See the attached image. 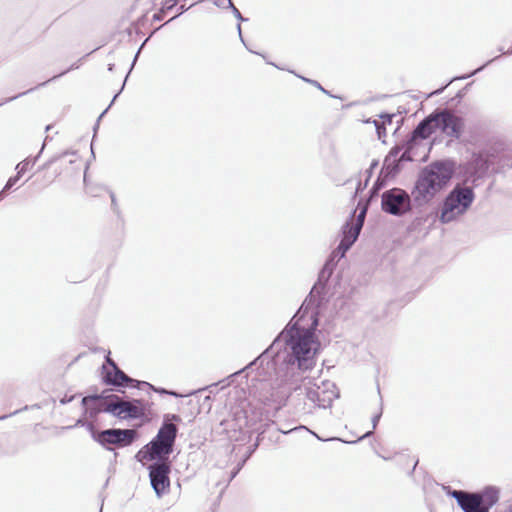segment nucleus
Segmentation results:
<instances>
[{
    "label": "nucleus",
    "mask_w": 512,
    "mask_h": 512,
    "mask_svg": "<svg viewBox=\"0 0 512 512\" xmlns=\"http://www.w3.org/2000/svg\"><path fill=\"white\" fill-rule=\"evenodd\" d=\"M172 450H138L136 458L143 461H154L149 466L151 485L158 496L168 491L170 487V452Z\"/></svg>",
    "instance_id": "f257e3e1"
},
{
    "label": "nucleus",
    "mask_w": 512,
    "mask_h": 512,
    "mask_svg": "<svg viewBox=\"0 0 512 512\" xmlns=\"http://www.w3.org/2000/svg\"><path fill=\"white\" fill-rule=\"evenodd\" d=\"M285 337L300 368L305 366L306 361L314 357L320 346L313 331L302 329L297 324L286 331Z\"/></svg>",
    "instance_id": "f03ea898"
},
{
    "label": "nucleus",
    "mask_w": 512,
    "mask_h": 512,
    "mask_svg": "<svg viewBox=\"0 0 512 512\" xmlns=\"http://www.w3.org/2000/svg\"><path fill=\"white\" fill-rule=\"evenodd\" d=\"M452 169L443 163H435L426 167L416 184V190L423 198L433 197L451 179Z\"/></svg>",
    "instance_id": "7ed1b4c3"
},
{
    "label": "nucleus",
    "mask_w": 512,
    "mask_h": 512,
    "mask_svg": "<svg viewBox=\"0 0 512 512\" xmlns=\"http://www.w3.org/2000/svg\"><path fill=\"white\" fill-rule=\"evenodd\" d=\"M474 193L471 188H455L445 200L441 213L442 222H450L462 215L471 205Z\"/></svg>",
    "instance_id": "20e7f679"
},
{
    "label": "nucleus",
    "mask_w": 512,
    "mask_h": 512,
    "mask_svg": "<svg viewBox=\"0 0 512 512\" xmlns=\"http://www.w3.org/2000/svg\"><path fill=\"white\" fill-rule=\"evenodd\" d=\"M107 412L121 419H140L146 416L147 407L141 400L124 401L112 399Z\"/></svg>",
    "instance_id": "39448f33"
},
{
    "label": "nucleus",
    "mask_w": 512,
    "mask_h": 512,
    "mask_svg": "<svg viewBox=\"0 0 512 512\" xmlns=\"http://www.w3.org/2000/svg\"><path fill=\"white\" fill-rule=\"evenodd\" d=\"M307 398L318 407L326 408L331 405L336 397L335 387L330 381H322L321 384H305Z\"/></svg>",
    "instance_id": "423d86ee"
},
{
    "label": "nucleus",
    "mask_w": 512,
    "mask_h": 512,
    "mask_svg": "<svg viewBox=\"0 0 512 512\" xmlns=\"http://www.w3.org/2000/svg\"><path fill=\"white\" fill-rule=\"evenodd\" d=\"M382 208L390 214H402L409 208V197L401 190L386 192L382 196Z\"/></svg>",
    "instance_id": "0eeeda50"
},
{
    "label": "nucleus",
    "mask_w": 512,
    "mask_h": 512,
    "mask_svg": "<svg viewBox=\"0 0 512 512\" xmlns=\"http://www.w3.org/2000/svg\"><path fill=\"white\" fill-rule=\"evenodd\" d=\"M137 432L132 429H109L102 431L97 436V441L102 444H119L123 446L130 445L136 438Z\"/></svg>",
    "instance_id": "6e6552de"
},
{
    "label": "nucleus",
    "mask_w": 512,
    "mask_h": 512,
    "mask_svg": "<svg viewBox=\"0 0 512 512\" xmlns=\"http://www.w3.org/2000/svg\"><path fill=\"white\" fill-rule=\"evenodd\" d=\"M451 495L465 512H488V507L483 504V496L480 494L454 490Z\"/></svg>",
    "instance_id": "1a4fd4ad"
},
{
    "label": "nucleus",
    "mask_w": 512,
    "mask_h": 512,
    "mask_svg": "<svg viewBox=\"0 0 512 512\" xmlns=\"http://www.w3.org/2000/svg\"><path fill=\"white\" fill-rule=\"evenodd\" d=\"M177 434V427L173 423L164 424L159 430L155 440L144 448H172Z\"/></svg>",
    "instance_id": "9d476101"
},
{
    "label": "nucleus",
    "mask_w": 512,
    "mask_h": 512,
    "mask_svg": "<svg viewBox=\"0 0 512 512\" xmlns=\"http://www.w3.org/2000/svg\"><path fill=\"white\" fill-rule=\"evenodd\" d=\"M439 120L444 122L443 134L456 139L460 137L464 127L462 118L448 110H443V116Z\"/></svg>",
    "instance_id": "9b49d317"
},
{
    "label": "nucleus",
    "mask_w": 512,
    "mask_h": 512,
    "mask_svg": "<svg viewBox=\"0 0 512 512\" xmlns=\"http://www.w3.org/2000/svg\"><path fill=\"white\" fill-rule=\"evenodd\" d=\"M270 424L268 413L262 409H253L246 417V427L252 432L264 431Z\"/></svg>",
    "instance_id": "f8f14e48"
},
{
    "label": "nucleus",
    "mask_w": 512,
    "mask_h": 512,
    "mask_svg": "<svg viewBox=\"0 0 512 512\" xmlns=\"http://www.w3.org/2000/svg\"><path fill=\"white\" fill-rule=\"evenodd\" d=\"M106 362L112 368L111 371H107L105 374L106 383L114 386H128L135 382V380L129 378L122 370H120L110 357H107Z\"/></svg>",
    "instance_id": "ddd939ff"
},
{
    "label": "nucleus",
    "mask_w": 512,
    "mask_h": 512,
    "mask_svg": "<svg viewBox=\"0 0 512 512\" xmlns=\"http://www.w3.org/2000/svg\"><path fill=\"white\" fill-rule=\"evenodd\" d=\"M111 401L112 399H105L101 396H86L82 399V404L85 412L89 414L90 417H94L101 411L107 412Z\"/></svg>",
    "instance_id": "4468645a"
},
{
    "label": "nucleus",
    "mask_w": 512,
    "mask_h": 512,
    "mask_svg": "<svg viewBox=\"0 0 512 512\" xmlns=\"http://www.w3.org/2000/svg\"><path fill=\"white\" fill-rule=\"evenodd\" d=\"M435 125L433 124L432 117L429 115L426 119L421 121L412 133V141L417 139H427L434 132H436Z\"/></svg>",
    "instance_id": "2eb2a0df"
},
{
    "label": "nucleus",
    "mask_w": 512,
    "mask_h": 512,
    "mask_svg": "<svg viewBox=\"0 0 512 512\" xmlns=\"http://www.w3.org/2000/svg\"><path fill=\"white\" fill-rule=\"evenodd\" d=\"M63 163L60 160H51L42 167L43 177L48 181L55 180L62 173Z\"/></svg>",
    "instance_id": "dca6fc26"
},
{
    "label": "nucleus",
    "mask_w": 512,
    "mask_h": 512,
    "mask_svg": "<svg viewBox=\"0 0 512 512\" xmlns=\"http://www.w3.org/2000/svg\"><path fill=\"white\" fill-rule=\"evenodd\" d=\"M481 496H483V504L489 508L498 500V491L493 488H487Z\"/></svg>",
    "instance_id": "f3484780"
},
{
    "label": "nucleus",
    "mask_w": 512,
    "mask_h": 512,
    "mask_svg": "<svg viewBox=\"0 0 512 512\" xmlns=\"http://www.w3.org/2000/svg\"><path fill=\"white\" fill-rule=\"evenodd\" d=\"M442 116H443V111L431 114L432 121H433V124L435 125L436 130L440 131L441 133H443L444 122L440 121L439 119Z\"/></svg>",
    "instance_id": "a211bd4d"
},
{
    "label": "nucleus",
    "mask_w": 512,
    "mask_h": 512,
    "mask_svg": "<svg viewBox=\"0 0 512 512\" xmlns=\"http://www.w3.org/2000/svg\"><path fill=\"white\" fill-rule=\"evenodd\" d=\"M19 178H20V175H18V174L16 176H14V177H10L9 180L7 181V183H6L3 191L9 190L14 185H16V183L18 182Z\"/></svg>",
    "instance_id": "6ab92c4d"
},
{
    "label": "nucleus",
    "mask_w": 512,
    "mask_h": 512,
    "mask_svg": "<svg viewBox=\"0 0 512 512\" xmlns=\"http://www.w3.org/2000/svg\"><path fill=\"white\" fill-rule=\"evenodd\" d=\"M359 230H360V227L355 228L353 235H352V239L349 240L347 237H345V239L342 241L341 245H344L347 242V246H349L351 243H353L359 234Z\"/></svg>",
    "instance_id": "aec40b11"
},
{
    "label": "nucleus",
    "mask_w": 512,
    "mask_h": 512,
    "mask_svg": "<svg viewBox=\"0 0 512 512\" xmlns=\"http://www.w3.org/2000/svg\"><path fill=\"white\" fill-rule=\"evenodd\" d=\"M28 166H29L28 161H23V162L19 163L16 166L17 174L21 175L22 173H24L27 170Z\"/></svg>",
    "instance_id": "412c9836"
},
{
    "label": "nucleus",
    "mask_w": 512,
    "mask_h": 512,
    "mask_svg": "<svg viewBox=\"0 0 512 512\" xmlns=\"http://www.w3.org/2000/svg\"><path fill=\"white\" fill-rule=\"evenodd\" d=\"M214 3L219 7H227L232 5L231 0H214Z\"/></svg>",
    "instance_id": "4be33fe9"
},
{
    "label": "nucleus",
    "mask_w": 512,
    "mask_h": 512,
    "mask_svg": "<svg viewBox=\"0 0 512 512\" xmlns=\"http://www.w3.org/2000/svg\"><path fill=\"white\" fill-rule=\"evenodd\" d=\"M178 0H165L163 4L164 9H171L177 4Z\"/></svg>",
    "instance_id": "5701e85b"
},
{
    "label": "nucleus",
    "mask_w": 512,
    "mask_h": 512,
    "mask_svg": "<svg viewBox=\"0 0 512 512\" xmlns=\"http://www.w3.org/2000/svg\"><path fill=\"white\" fill-rule=\"evenodd\" d=\"M164 8L161 9V11H159L158 13L154 14L153 18L155 20H158V21H161L163 19V13H164Z\"/></svg>",
    "instance_id": "b1692460"
},
{
    "label": "nucleus",
    "mask_w": 512,
    "mask_h": 512,
    "mask_svg": "<svg viewBox=\"0 0 512 512\" xmlns=\"http://www.w3.org/2000/svg\"><path fill=\"white\" fill-rule=\"evenodd\" d=\"M504 512H512V504Z\"/></svg>",
    "instance_id": "393cba45"
}]
</instances>
